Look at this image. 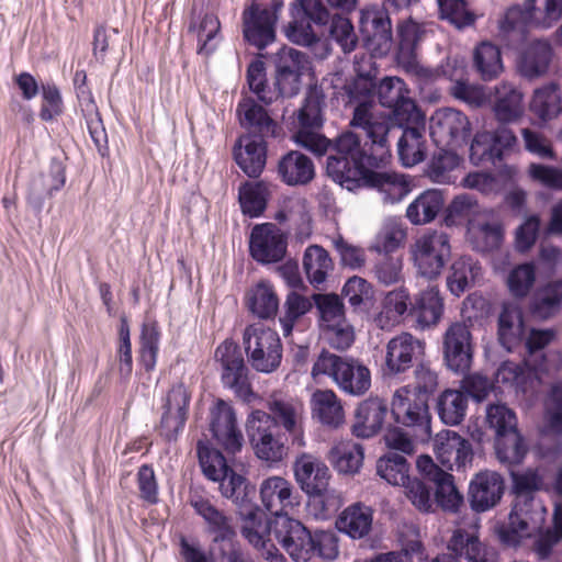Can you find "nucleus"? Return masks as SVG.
I'll return each instance as SVG.
<instances>
[{"label": "nucleus", "instance_id": "8fccbe9b", "mask_svg": "<svg viewBox=\"0 0 562 562\" xmlns=\"http://www.w3.org/2000/svg\"><path fill=\"white\" fill-rule=\"evenodd\" d=\"M473 68L484 81L496 79L504 68L498 46L491 42L476 45L473 50Z\"/></svg>", "mask_w": 562, "mask_h": 562}, {"label": "nucleus", "instance_id": "7c9ffc66", "mask_svg": "<svg viewBox=\"0 0 562 562\" xmlns=\"http://www.w3.org/2000/svg\"><path fill=\"white\" fill-rule=\"evenodd\" d=\"M389 407L385 401L370 397L362 401L355 411L351 432L357 438L368 439L379 434L385 423Z\"/></svg>", "mask_w": 562, "mask_h": 562}, {"label": "nucleus", "instance_id": "a18cd8bd", "mask_svg": "<svg viewBox=\"0 0 562 562\" xmlns=\"http://www.w3.org/2000/svg\"><path fill=\"white\" fill-rule=\"evenodd\" d=\"M562 310V280L549 281L535 292L530 311L539 319H549Z\"/></svg>", "mask_w": 562, "mask_h": 562}, {"label": "nucleus", "instance_id": "4468645a", "mask_svg": "<svg viewBox=\"0 0 562 562\" xmlns=\"http://www.w3.org/2000/svg\"><path fill=\"white\" fill-rule=\"evenodd\" d=\"M429 132L437 146L457 148L470 139L471 122L460 110L441 108L430 116Z\"/></svg>", "mask_w": 562, "mask_h": 562}, {"label": "nucleus", "instance_id": "864d4df0", "mask_svg": "<svg viewBox=\"0 0 562 562\" xmlns=\"http://www.w3.org/2000/svg\"><path fill=\"white\" fill-rule=\"evenodd\" d=\"M481 266L471 257L462 256L456 259L447 278L449 291L460 296L480 276Z\"/></svg>", "mask_w": 562, "mask_h": 562}, {"label": "nucleus", "instance_id": "bb28decb", "mask_svg": "<svg viewBox=\"0 0 562 562\" xmlns=\"http://www.w3.org/2000/svg\"><path fill=\"white\" fill-rule=\"evenodd\" d=\"M449 554L457 561L465 562H498L496 550L480 540L476 527L470 529L457 528L447 544Z\"/></svg>", "mask_w": 562, "mask_h": 562}, {"label": "nucleus", "instance_id": "aec40b11", "mask_svg": "<svg viewBox=\"0 0 562 562\" xmlns=\"http://www.w3.org/2000/svg\"><path fill=\"white\" fill-rule=\"evenodd\" d=\"M376 85L373 78L360 77L357 75H355V77L345 85L349 102L356 103L349 125L353 128L361 130L366 139H368L370 131L363 126L355 125V119L359 112L374 119H383L384 125L387 128V134L392 131V119L386 113L380 111L374 102L373 91Z\"/></svg>", "mask_w": 562, "mask_h": 562}, {"label": "nucleus", "instance_id": "37998d69", "mask_svg": "<svg viewBox=\"0 0 562 562\" xmlns=\"http://www.w3.org/2000/svg\"><path fill=\"white\" fill-rule=\"evenodd\" d=\"M493 112L501 123L518 120L524 113L522 93L509 82H502L494 89Z\"/></svg>", "mask_w": 562, "mask_h": 562}, {"label": "nucleus", "instance_id": "6e6d98bb", "mask_svg": "<svg viewBox=\"0 0 562 562\" xmlns=\"http://www.w3.org/2000/svg\"><path fill=\"white\" fill-rule=\"evenodd\" d=\"M527 445L517 430L496 435L495 452L501 463L512 467L522 462L527 453Z\"/></svg>", "mask_w": 562, "mask_h": 562}, {"label": "nucleus", "instance_id": "20e7f679", "mask_svg": "<svg viewBox=\"0 0 562 562\" xmlns=\"http://www.w3.org/2000/svg\"><path fill=\"white\" fill-rule=\"evenodd\" d=\"M325 94L321 88L311 87L305 95L302 106L297 111L299 130L293 135V140L315 156L328 155L336 157V144L344 135L341 133L334 140L315 132L324 124Z\"/></svg>", "mask_w": 562, "mask_h": 562}, {"label": "nucleus", "instance_id": "49530a36", "mask_svg": "<svg viewBox=\"0 0 562 562\" xmlns=\"http://www.w3.org/2000/svg\"><path fill=\"white\" fill-rule=\"evenodd\" d=\"M552 57V47L544 40L531 42L521 55L519 61L520 74L533 79L544 75L549 68Z\"/></svg>", "mask_w": 562, "mask_h": 562}, {"label": "nucleus", "instance_id": "c9c22d12", "mask_svg": "<svg viewBox=\"0 0 562 562\" xmlns=\"http://www.w3.org/2000/svg\"><path fill=\"white\" fill-rule=\"evenodd\" d=\"M234 158L248 177H259L266 166L265 138L251 135L239 137L234 146Z\"/></svg>", "mask_w": 562, "mask_h": 562}, {"label": "nucleus", "instance_id": "bf43d9fd", "mask_svg": "<svg viewBox=\"0 0 562 562\" xmlns=\"http://www.w3.org/2000/svg\"><path fill=\"white\" fill-rule=\"evenodd\" d=\"M406 238V229L402 221L387 218L375 236L372 249L379 254L389 256L403 246Z\"/></svg>", "mask_w": 562, "mask_h": 562}, {"label": "nucleus", "instance_id": "6e6552de", "mask_svg": "<svg viewBox=\"0 0 562 562\" xmlns=\"http://www.w3.org/2000/svg\"><path fill=\"white\" fill-rule=\"evenodd\" d=\"M391 412L395 422L412 429L417 439L424 441L430 437L428 396L419 395L411 385L402 386L393 394Z\"/></svg>", "mask_w": 562, "mask_h": 562}, {"label": "nucleus", "instance_id": "09e8293b", "mask_svg": "<svg viewBox=\"0 0 562 562\" xmlns=\"http://www.w3.org/2000/svg\"><path fill=\"white\" fill-rule=\"evenodd\" d=\"M468 395L461 390H445L437 400V413L440 420L448 426L460 425L467 415Z\"/></svg>", "mask_w": 562, "mask_h": 562}, {"label": "nucleus", "instance_id": "b1692460", "mask_svg": "<svg viewBox=\"0 0 562 562\" xmlns=\"http://www.w3.org/2000/svg\"><path fill=\"white\" fill-rule=\"evenodd\" d=\"M276 12L258 3H251L243 12L244 38L258 49H263L276 40Z\"/></svg>", "mask_w": 562, "mask_h": 562}, {"label": "nucleus", "instance_id": "4be33fe9", "mask_svg": "<svg viewBox=\"0 0 562 562\" xmlns=\"http://www.w3.org/2000/svg\"><path fill=\"white\" fill-rule=\"evenodd\" d=\"M272 535L294 562H308L311 531L300 520L289 516L274 518Z\"/></svg>", "mask_w": 562, "mask_h": 562}, {"label": "nucleus", "instance_id": "58836bf2", "mask_svg": "<svg viewBox=\"0 0 562 562\" xmlns=\"http://www.w3.org/2000/svg\"><path fill=\"white\" fill-rule=\"evenodd\" d=\"M278 175L288 186H305L314 179L315 167L310 157L301 151L291 150L280 158Z\"/></svg>", "mask_w": 562, "mask_h": 562}, {"label": "nucleus", "instance_id": "a19ab883", "mask_svg": "<svg viewBox=\"0 0 562 562\" xmlns=\"http://www.w3.org/2000/svg\"><path fill=\"white\" fill-rule=\"evenodd\" d=\"M525 331L521 310L515 304H504L498 316L499 344L513 351L522 342Z\"/></svg>", "mask_w": 562, "mask_h": 562}, {"label": "nucleus", "instance_id": "9b49d317", "mask_svg": "<svg viewBox=\"0 0 562 562\" xmlns=\"http://www.w3.org/2000/svg\"><path fill=\"white\" fill-rule=\"evenodd\" d=\"M215 360L222 369V382L244 402H251L255 393L248 379V368L237 344L224 340L215 350Z\"/></svg>", "mask_w": 562, "mask_h": 562}, {"label": "nucleus", "instance_id": "72a5a7b5", "mask_svg": "<svg viewBox=\"0 0 562 562\" xmlns=\"http://www.w3.org/2000/svg\"><path fill=\"white\" fill-rule=\"evenodd\" d=\"M445 304L437 285H429L415 295L412 301L411 316L420 329L437 325L443 314Z\"/></svg>", "mask_w": 562, "mask_h": 562}, {"label": "nucleus", "instance_id": "13d9d810", "mask_svg": "<svg viewBox=\"0 0 562 562\" xmlns=\"http://www.w3.org/2000/svg\"><path fill=\"white\" fill-rule=\"evenodd\" d=\"M216 482H220L221 494L232 499L238 510L252 503L254 488L243 475L235 473L231 468L228 474H225Z\"/></svg>", "mask_w": 562, "mask_h": 562}, {"label": "nucleus", "instance_id": "e433bc0d", "mask_svg": "<svg viewBox=\"0 0 562 562\" xmlns=\"http://www.w3.org/2000/svg\"><path fill=\"white\" fill-rule=\"evenodd\" d=\"M373 513L370 506L360 502L353 503L339 514L336 527L351 539H363L372 530Z\"/></svg>", "mask_w": 562, "mask_h": 562}, {"label": "nucleus", "instance_id": "f3484780", "mask_svg": "<svg viewBox=\"0 0 562 562\" xmlns=\"http://www.w3.org/2000/svg\"><path fill=\"white\" fill-rule=\"evenodd\" d=\"M274 64L278 94L285 98L296 95L301 78L310 69L307 56L293 47L283 46L276 54Z\"/></svg>", "mask_w": 562, "mask_h": 562}, {"label": "nucleus", "instance_id": "6ab92c4d", "mask_svg": "<svg viewBox=\"0 0 562 562\" xmlns=\"http://www.w3.org/2000/svg\"><path fill=\"white\" fill-rule=\"evenodd\" d=\"M379 102L382 106L391 109L392 115L387 114L393 122L416 121L419 116V109L409 97V90L405 81L398 77H385L376 87Z\"/></svg>", "mask_w": 562, "mask_h": 562}, {"label": "nucleus", "instance_id": "052dcab7", "mask_svg": "<svg viewBox=\"0 0 562 562\" xmlns=\"http://www.w3.org/2000/svg\"><path fill=\"white\" fill-rule=\"evenodd\" d=\"M363 448L360 443L341 442L330 450V458L338 472L353 474L363 462Z\"/></svg>", "mask_w": 562, "mask_h": 562}, {"label": "nucleus", "instance_id": "f704fd0d", "mask_svg": "<svg viewBox=\"0 0 562 562\" xmlns=\"http://www.w3.org/2000/svg\"><path fill=\"white\" fill-rule=\"evenodd\" d=\"M66 182L65 167L58 159H52L47 175L34 176L29 186V203L41 211L46 198L59 191Z\"/></svg>", "mask_w": 562, "mask_h": 562}, {"label": "nucleus", "instance_id": "3c124183", "mask_svg": "<svg viewBox=\"0 0 562 562\" xmlns=\"http://www.w3.org/2000/svg\"><path fill=\"white\" fill-rule=\"evenodd\" d=\"M460 157L451 149L439 148L427 165L426 175L435 183L449 184L456 181L454 171Z\"/></svg>", "mask_w": 562, "mask_h": 562}, {"label": "nucleus", "instance_id": "473e14b6", "mask_svg": "<svg viewBox=\"0 0 562 562\" xmlns=\"http://www.w3.org/2000/svg\"><path fill=\"white\" fill-rule=\"evenodd\" d=\"M412 297L409 291L400 286L389 291L381 301L380 312L374 316V324L383 330H390L411 316Z\"/></svg>", "mask_w": 562, "mask_h": 562}, {"label": "nucleus", "instance_id": "f8f14e48", "mask_svg": "<svg viewBox=\"0 0 562 562\" xmlns=\"http://www.w3.org/2000/svg\"><path fill=\"white\" fill-rule=\"evenodd\" d=\"M424 355L425 341L411 333H401L391 338L385 346L382 375L386 379L400 378L422 360Z\"/></svg>", "mask_w": 562, "mask_h": 562}, {"label": "nucleus", "instance_id": "a211bd4d", "mask_svg": "<svg viewBox=\"0 0 562 562\" xmlns=\"http://www.w3.org/2000/svg\"><path fill=\"white\" fill-rule=\"evenodd\" d=\"M210 431L215 442L228 454H236L245 439L237 425L234 408L223 400H217L210 409Z\"/></svg>", "mask_w": 562, "mask_h": 562}, {"label": "nucleus", "instance_id": "39448f33", "mask_svg": "<svg viewBox=\"0 0 562 562\" xmlns=\"http://www.w3.org/2000/svg\"><path fill=\"white\" fill-rule=\"evenodd\" d=\"M562 367V355L558 351L550 352L542 357L533 370L514 361H504L494 374V384L501 393L514 394L515 396L532 397L537 394L540 379L539 373L559 371Z\"/></svg>", "mask_w": 562, "mask_h": 562}, {"label": "nucleus", "instance_id": "f03ea898", "mask_svg": "<svg viewBox=\"0 0 562 562\" xmlns=\"http://www.w3.org/2000/svg\"><path fill=\"white\" fill-rule=\"evenodd\" d=\"M515 503L508 522L497 529L502 542L517 546L522 538L531 537L541 530L546 519V507L533 495L535 491L544 487V475L541 470H527L521 474L512 472Z\"/></svg>", "mask_w": 562, "mask_h": 562}, {"label": "nucleus", "instance_id": "423d86ee", "mask_svg": "<svg viewBox=\"0 0 562 562\" xmlns=\"http://www.w3.org/2000/svg\"><path fill=\"white\" fill-rule=\"evenodd\" d=\"M562 16V0H526L525 8L510 7L499 21V36L503 40L521 37L528 24L549 29Z\"/></svg>", "mask_w": 562, "mask_h": 562}, {"label": "nucleus", "instance_id": "0e129e2a", "mask_svg": "<svg viewBox=\"0 0 562 562\" xmlns=\"http://www.w3.org/2000/svg\"><path fill=\"white\" fill-rule=\"evenodd\" d=\"M160 330L156 321L147 319L140 330V363L150 371L155 368L159 351Z\"/></svg>", "mask_w": 562, "mask_h": 562}, {"label": "nucleus", "instance_id": "de8ad7c7", "mask_svg": "<svg viewBox=\"0 0 562 562\" xmlns=\"http://www.w3.org/2000/svg\"><path fill=\"white\" fill-rule=\"evenodd\" d=\"M271 418L293 436V443L299 447L304 446L301 428V405L282 400H273L269 403Z\"/></svg>", "mask_w": 562, "mask_h": 562}, {"label": "nucleus", "instance_id": "ddd939ff", "mask_svg": "<svg viewBox=\"0 0 562 562\" xmlns=\"http://www.w3.org/2000/svg\"><path fill=\"white\" fill-rule=\"evenodd\" d=\"M359 31L369 53L385 56L392 48V23L387 11L380 5H367L359 12Z\"/></svg>", "mask_w": 562, "mask_h": 562}, {"label": "nucleus", "instance_id": "f257e3e1", "mask_svg": "<svg viewBox=\"0 0 562 562\" xmlns=\"http://www.w3.org/2000/svg\"><path fill=\"white\" fill-rule=\"evenodd\" d=\"M355 125L369 130L363 146L351 131L336 144L337 157H327L326 172L336 183L352 191L361 183L376 189L384 203L395 204L411 192L408 178L395 171H380L391 160L390 134L381 117L374 119L359 112Z\"/></svg>", "mask_w": 562, "mask_h": 562}, {"label": "nucleus", "instance_id": "393cba45", "mask_svg": "<svg viewBox=\"0 0 562 562\" xmlns=\"http://www.w3.org/2000/svg\"><path fill=\"white\" fill-rule=\"evenodd\" d=\"M443 356L448 368L467 372L472 363L473 346L470 328L464 323L451 324L443 335Z\"/></svg>", "mask_w": 562, "mask_h": 562}, {"label": "nucleus", "instance_id": "c03bdc74", "mask_svg": "<svg viewBox=\"0 0 562 562\" xmlns=\"http://www.w3.org/2000/svg\"><path fill=\"white\" fill-rule=\"evenodd\" d=\"M445 205L441 190L428 189L422 192L406 209V217L414 225L432 222Z\"/></svg>", "mask_w": 562, "mask_h": 562}, {"label": "nucleus", "instance_id": "a878e982", "mask_svg": "<svg viewBox=\"0 0 562 562\" xmlns=\"http://www.w3.org/2000/svg\"><path fill=\"white\" fill-rule=\"evenodd\" d=\"M286 251V240L272 223L254 226L249 237V252L260 263L280 261Z\"/></svg>", "mask_w": 562, "mask_h": 562}, {"label": "nucleus", "instance_id": "774afa93", "mask_svg": "<svg viewBox=\"0 0 562 562\" xmlns=\"http://www.w3.org/2000/svg\"><path fill=\"white\" fill-rule=\"evenodd\" d=\"M403 268L401 257L384 256L373 263L371 273L380 285L391 286L404 281Z\"/></svg>", "mask_w": 562, "mask_h": 562}, {"label": "nucleus", "instance_id": "5fc2aeb1", "mask_svg": "<svg viewBox=\"0 0 562 562\" xmlns=\"http://www.w3.org/2000/svg\"><path fill=\"white\" fill-rule=\"evenodd\" d=\"M422 35V26L412 19L404 20L397 25L398 48L397 61L405 67L416 63V47Z\"/></svg>", "mask_w": 562, "mask_h": 562}, {"label": "nucleus", "instance_id": "680f3d73", "mask_svg": "<svg viewBox=\"0 0 562 562\" xmlns=\"http://www.w3.org/2000/svg\"><path fill=\"white\" fill-rule=\"evenodd\" d=\"M248 307L250 312L259 318L267 319L274 317L279 300L269 283L259 282L249 294Z\"/></svg>", "mask_w": 562, "mask_h": 562}, {"label": "nucleus", "instance_id": "dca6fc26", "mask_svg": "<svg viewBox=\"0 0 562 562\" xmlns=\"http://www.w3.org/2000/svg\"><path fill=\"white\" fill-rule=\"evenodd\" d=\"M516 144L517 137L507 126L476 133L470 145V160L476 166L485 162L496 166Z\"/></svg>", "mask_w": 562, "mask_h": 562}, {"label": "nucleus", "instance_id": "7ed1b4c3", "mask_svg": "<svg viewBox=\"0 0 562 562\" xmlns=\"http://www.w3.org/2000/svg\"><path fill=\"white\" fill-rule=\"evenodd\" d=\"M314 380L329 378L345 394L361 396L371 387V372L359 359L322 350L313 363Z\"/></svg>", "mask_w": 562, "mask_h": 562}, {"label": "nucleus", "instance_id": "1a4fd4ad", "mask_svg": "<svg viewBox=\"0 0 562 562\" xmlns=\"http://www.w3.org/2000/svg\"><path fill=\"white\" fill-rule=\"evenodd\" d=\"M246 431L256 457L268 463H278L286 448L271 416L260 409L252 411L246 422Z\"/></svg>", "mask_w": 562, "mask_h": 562}, {"label": "nucleus", "instance_id": "0eeeda50", "mask_svg": "<svg viewBox=\"0 0 562 562\" xmlns=\"http://www.w3.org/2000/svg\"><path fill=\"white\" fill-rule=\"evenodd\" d=\"M243 344L251 367L262 373L273 372L282 360L279 334L258 322L248 325L243 334Z\"/></svg>", "mask_w": 562, "mask_h": 562}, {"label": "nucleus", "instance_id": "412c9836", "mask_svg": "<svg viewBox=\"0 0 562 562\" xmlns=\"http://www.w3.org/2000/svg\"><path fill=\"white\" fill-rule=\"evenodd\" d=\"M402 130L397 140L398 158L404 167H413L426 157L425 116L420 112L416 121H392V131Z\"/></svg>", "mask_w": 562, "mask_h": 562}, {"label": "nucleus", "instance_id": "603ef678", "mask_svg": "<svg viewBox=\"0 0 562 562\" xmlns=\"http://www.w3.org/2000/svg\"><path fill=\"white\" fill-rule=\"evenodd\" d=\"M303 268L310 283L318 288L325 283L328 272L333 269V261L323 247L311 245L304 251Z\"/></svg>", "mask_w": 562, "mask_h": 562}, {"label": "nucleus", "instance_id": "ea45409f", "mask_svg": "<svg viewBox=\"0 0 562 562\" xmlns=\"http://www.w3.org/2000/svg\"><path fill=\"white\" fill-rule=\"evenodd\" d=\"M189 503L195 513L203 518L209 531L215 535V540L226 539L233 533L228 517L215 507L202 492L191 491Z\"/></svg>", "mask_w": 562, "mask_h": 562}, {"label": "nucleus", "instance_id": "79ce46f5", "mask_svg": "<svg viewBox=\"0 0 562 562\" xmlns=\"http://www.w3.org/2000/svg\"><path fill=\"white\" fill-rule=\"evenodd\" d=\"M311 409L313 418L325 426L337 428L345 422L341 401L333 390H316L311 397Z\"/></svg>", "mask_w": 562, "mask_h": 562}, {"label": "nucleus", "instance_id": "2eb2a0df", "mask_svg": "<svg viewBox=\"0 0 562 562\" xmlns=\"http://www.w3.org/2000/svg\"><path fill=\"white\" fill-rule=\"evenodd\" d=\"M243 519L241 535L256 548L268 562H285V558L271 542L272 522H269L265 513L254 503L238 510Z\"/></svg>", "mask_w": 562, "mask_h": 562}, {"label": "nucleus", "instance_id": "5701e85b", "mask_svg": "<svg viewBox=\"0 0 562 562\" xmlns=\"http://www.w3.org/2000/svg\"><path fill=\"white\" fill-rule=\"evenodd\" d=\"M438 462L448 471H464L473 460L471 442L454 430L438 432L434 441Z\"/></svg>", "mask_w": 562, "mask_h": 562}, {"label": "nucleus", "instance_id": "338daca9", "mask_svg": "<svg viewBox=\"0 0 562 562\" xmlns=\"http://www.w3.org/2000/svg\"><path fill=\"white\" fill-rule=\"evenodd\" d=\"M268 190L262 182L245 183L239 189V202L244 214L259 217L267 206Z\"/></svg>", "mask_w": 562, "mask_h": 562}, {"label": "nucleus", "instance_id": "c756f323", "mask_svg": "<svg viewBox=\"0 0 562 562\" xmlns=\"http://www.w3.org/2000/svg\"><path fill=\"white\" fill-rule=\"evenodd\" d=\"M190 400L191 394L182 383L176 384L169 390L160 422V434L168 441L176 440L183 430Z\"/></svg>", "mask_w": 562, "mask_h": 562}, {"label": "nucleus", "instance_id": "69168bd1", "mask_svg": "<svg viewBox=\"0 0 562 562\" xmlns=\"http://www.w3.org/2000/svg\"><path fill=\"white\" fill-rule=\"evenodd\" d=\"M198 457L201 469L207 479L217 481L225 474H228L229 467L220 450L210 447L207 443L199 441Z\"/></svg>", "mask_w": 562, "mask_h": 562}, {"label": "nucleus", "instance_id": "9d476101", "mask_svg": "<svg viewBox=\"0 0 562 562\" xmlns=\"http://www.w3.org/2000/svg\"><path fill=\"white\" fill-rule=\"evenodd\" d=\"M411 255L417 272L427 280H435L451 256L449 236L443 232H427L415 239Z\"/></svg>", "mask_w": 562, "mask_h": 562}, {"label": "nucleus", "instance_id": "e2e57ef3", "mask_svg": "<svg viewBox=\"0 0 562 562\" xmlns=\"http://www.w3.org/2000/svg\"><path fill=\"white\" fill-rule=\"evenodd\" d=\"M409 465L406 458L396 451H390L376 462L378 474L389 484L401 486L408 480Z\"/></svg>", "mask_w": 562, "mask_h": 562}, {"label": "nucleus", "instance_id": "c85d7f7f", "mask_svg": "<svg viewBox=\"0 0 562 562\" xmlns=\"http://www.w3.org/2000/svg\"><path fill=\"white\" fill-rule=\"evenodd\" d=\"M505 492V482L495 471H481L470 482L468 501L475 513H485L494 508Z\"/></svg>", "mask_w": 562, "mask_h": 562}, {"label": "nucleus", "instance_id": "4d7b16f0", "mask_svg": "<svg viewBox=\"0 0 562 562\" xmlns=\"http://www.w3.org/2000/svg\"><path fill=\"white\" fill-rule=\"evenodd\" d=\"M530 110L542 121L555 117L562 111V98L558 86L550 83L537 89Z\"/></svg>", "mask_w": 562, "mask_h": 562}, {"label": "nucleus", "instance_id": "cd10ccee", "mask_svg": "<svg viewBox=\"0 0 562 562\" xmlns=\"http://www.w3.org/2000/svg\"><path fill=\"white\" fill-rule=\"evenodd\" d=\"M261 505L276 518L289 516V513L300 504L299 494L292 483L282 476L265 479L259 488Z\"/></svg>", "mask_w": 562, "mask_h": 562}, {"label": "nucleus", "instance_id": "2f4dec72", "mask_svg": "<svg viewBox=\"0 0 562 562\" xmlns=\"http://www.w3.org/2000/svg\"><path fill=\"white\" fill-rule=\"evenodd\" d=\"M294 475L302 491L308 495H322L327 490L330 477L328 467L306 453L295 460Z\"/></svg>", "mask_w": 562, "mask_h": 562}, {"label": "nucleus", "instance_id": "4c0bfd02", "mask_svg": "<svg viewBox=\"0 0 562 562\" xmlns=\"http://www.w3.org/2000/svg\"><path fill=\"white\" fill-rule=\"evenodd\" d=\"M237 114L240 125L249 131L248 135L260 138L276 136V121L255 100H241L237 106Z\"/></svg>", "mask_w": 562, "mask_h": 562}]
</instances>
